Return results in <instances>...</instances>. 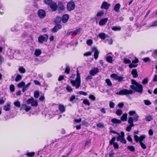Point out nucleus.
<instances>
[{
	"mask_svg": "<svg viewBox=\"0 0 157 157\" xmlns=\"http://www.w3.org/2000/svg\"><path fill=\"white\" fill-rule=\"evenodd\" d=\"M75 6V2L71 0L67 3V8L68 11H70L74 10Z\"/></svg>",
	"mask_w": 157,
	"mask_h": 157,
	"instance_id": "7ed1b4c3",
	"label": "nucleus"
},
{
	"mask_svg": "<svg viewBox=\"0 0 157 157\" xmlns=\"http://www.w3.org/2000/svg\"><path fill=\"white\" fill-rule=\"evenodd\" d=\"M75 97L74 95H72L70 97L69 101L71 102H72L75 99Z\"/></svg>",
	"mask_w": 157,
	"mask_h": 157,
	"instance_id": "69168bd1",
	"label": "nucleus"
},
{
	"mask_svg": "<svg viewBox=\"0 0 157 157\" xmlns=\"http://www.w3.org/2000/svg\"><path fill=\"white\" fill-rule=\"evenodd\" d=\"M48 38V36L47 34L43 35H40L38 38V42L40 44H42L44 42H46Z\"/></svg>",
	"mask_w": 157,
	"mask_h": 157,
	"instance_id": "39448f33",
	"label": "nucleus"
},
{
	"mask_svg": "<svg viewBox=\"0 0 157 157\" xmlns=\"http://www.w3.org/2000/svg\"><path fill=\"white\" fill-rule=\"evenodd\" d=\"M19 71L21 73H24L25 72L26 70L22 66H20L18 68Z\"/></svg>",
	"mask_w": 157,
	"mask_h": 157,
	"instance_id": "a878e982",
	"label": "nucleus"
},
{
	"mask_svg": "<svg viewBox=\"0 0 157 157\" xmlns=\"http://www.w3.org/2000/svg\"><path fill=\"white\" fill-rule=\"evenodd\" d=\"M30 85L31 83H29L26 85H24L22 89V92H24L25 91L27 90Z\"/></svg>",
	"mask_w": 157,
	"mask_h": 157,
	"instance_id": "b1692460",
	"label": "nucleus"
},
{
	"mask_svg": "<svg viewBox=\"0 0 157 157\" xmlns=\"http://www.w3.org/2000/svg\"><path fill=\"white\" fill-rule=\"evenodd\" d=\"M4 110L5 111H8L10 109V102L7 103L3 107Z\"/></svg>",
	"mask_w": 157,
	"mask_h": 157,
	"instance_id": "412c9836",
	"label": "nucleus"
},
{
	"mask_svg": "<svg viewBox=\"0 0 157 157\" xmlns=\"http://www.w3.org/2000/svg\"><path fill=\"white\" fill-rule=\"evenodd\" d=\"M66 90L67 91L69 92H71L73 91V90L71 86L69 85L67 86L66 87Z\"/></svg>",
	"mask_w": 157,
	"mask_h": 157,
	"instance_id": "79ce46f5",
	"label": "nucleus"
},
{
	"mask_svg": "<svg viewBox=\"0 0 157 157\" xmlns=\"http://www.w3.org/2000/svg\"><path fill=\"white\" fill-rule=\"evenodd\" d=\"M129 114L130 116H133L134 114L135 115L136 114V112L134 110L130 111L129 112Z\"/></svg>",
	"mask_w": 157,
	"mask_h": 157,
	"instance_id": "5fc2aeb1",
	"label": "nucleus"
},
{
	"mask_svg": "<svg viewBox=\"0 0 157 157\" xmlns=\"http://www.w3.org/2000/svg\"><path fill=\"white\" fill-rule=\"evenodd\" d=\"M97 126L100 128H103L104 125L101 123H99L97 124Z\"/></svg>",
	"mask_w": 157,
	"mask_h": 157,
	"instance_id": "13d9d810",
	"label": "nucleus"
},
{
	"mask_svg": "<svg viewBox=\"0 0 157 157\" xmlns=\"http://www.w3.org/2000/svg\"><path fill=\"white\" fill-rule=\"evenodd\" d=\"M92 78L93 77L91 75H89L86 78V81H88L89 80H91Z\"/></svg>",
	"mask_w": 157,
	"mask_h": 157,
	"instance_id": "6e6d98bb",
	"label": "nucleus"
},
{
	"mask_svg": "<svg viewBox=\"0 0 157 157\" xmlns=\"http://www.w3.org/2000/svg\"><path fill=\"white\" fill-rule=\"evenodd\" d=\"M57 7L60 10H63L64 9V6L63 3L62 2H58L57 5Z\"/></svg>",
	"mask_w": 157,
	"mask_h": 157,
	"instance_id": "dca6fc26",
	"label": "nucleus"
},
{
	"mask_svg": "<svg viewBox=\"0 0 157 157\" xmlns=\"http://www.w3.org/2000/svg\"><path fill=\"white\" fill-rule=\"evenodd\" d=\"M105 82L106 83L107 85L110 87H111L112 85V83L109 79L107 78L105 80Z\"/></svg>",
	"mask_w": 157,
	"mask_h": 157,
	"instance_id": "c756f323",
	"label": "nucleus"
},
{
	"mask_svg": "<svg viewBox=\"0 0 157 157\" xmlns=\"http://www.w3.org/2000/svg\"><path fill=\"white\" fill-rule=\"evenodd\" d=\"M41 53V52L40 49H36L35 52V55L36 56H38Z\"/></svg>",
	"mask_w": 157,
	"mask_h": 157,
	"instance_id": "c85d7f7f",
	"label": "nucleus"
},
{
	"mask_svg": "<svg viewBox=\"0 0 157 157\" xmlns=\"http://www.w3.org/2000/svg\"><path fill=\"white\" fill-rule=\"evenodd\" d=\"M111 122L114 124H120L121 122V121L115 118L112 119L111 120Z\"/></svg>",
	"mask_w": 157,
	"mask_h": 157,
	"instance_id": "4be33fe9",
	"label": "nucleus"
},
{
	"mask_svg": "<svg viewBox=\"0 0 157 157\" xmlns=\"http://www.w3.org/2000/svg\"><path fill=\"white\" fill-rule=\"evenodd\" d=\"M112 29L114 31H119L121 30V28L119 26H115L112 27Z\"/></svg>",
	"mask_w": 157,
	"mask_h": 157,
	"instance_id": "cd10ccee",
	"label": "nucleus"
},
{
	"mask_svg": "<svg viewBox=\"0 0 157 157\" xmlns=\"http://www.w3.org/2000/svg\"><path fill=\"white\" fill-rule=\"evenodd\" d=\"M127 148L128 149L132 152H134L135 150L134 147L133 146H128Z\"/></svg>",
	"mask_w": 157,
	"mask_h": 157,
	"instance_id": "72a5a7b5",
	"label": "nucleus"
},
{
	"mask_svg": "<svg viewBox=\"0 0 157 157\" xmlns=\"http://www.w3.org/2000/svg\"><path fill=\"white\" fill-rule=\"evenodd\" d=\"M26 101L27 104H31L32 106H37L38 105L37 101L34 100L33 97L29 99Z\"/></svg>",
	"mask_w": 157,
	"mask_h": 157,
	"instance_id": "423d86ee",
	"label": "nucleus"
},
{
	"mask_svg": "<svg viewBox=\"0 0 157 157\" xmlns=\"http://www.w3.org/2000/svg\"><path fill=\"white\" fill-rule=\"evenodd\" d=\"M139 116L137 114H136L135 115L134 117H133V119L135 121H136L139 120Z\"/></svg>",
	"mask_w": 157,
	"mask_h": 157,
	"instance_id": "a19ab883",
	"label": "nucleus"
},
{
	"mask_svg": "<svg viewBox=\"0 0 157 157\" xmlns=\"http://www.w3.org/2000/svg\"><path fill=\"white\" fill-rule=\"evenodd\" d=\"M116 113L117 115L120 116L122 113V111L121 109H118L116 110Z\"/></svg>",
	"mask_w": 157,
	"mask_h": 157,
	"instance_id": "2f4dec72",
	"label": "nucleus"
},
{
	"mask_svg": "<svg viewBox=\"0 0 157 157\" xmlns=\"http://www.w3.org/2000/svg\"><path fill=\"white\" fill-rule=\"evenodd\" d=\"M145 119L146 121H151L152 119V118L151 116H147L146 117Z\"/></svg>",
	"mask_w": 157,
	"mask_h": 157,
	"instance_id": "09e8293b",
	"label": "nucleus"
},
{
	"mask_svg": "<svg viewBox=\"0 0 157 157\" xmlns=\"http://www.w3.org/2000/svg\"><path fill=\"white\" fill-rule=\"evenodd\" d=\"M93 43L92 40H88L86 41L87 44L89 46L91 45Z\"/></svg>",
	"mask_w": 157,
	"mask_h": 157,
	"instance_id": "bf43d9fd",
	"label": "nucleus"
},
{
	"mask_svg": "<svg viewBox=\"0 0 157 157\" xmlns=\"http://www.w3.org/2000/svg\"><path fill=\"white\" fill-rule=\"evenodd\" d=\"M69 18V16L68 15L65 14L64 15L62 18V21L63 23H65L67 22Z\"/></svg>",
	"mask_w": 157,
	"mask_h": 157,
	"instance_id": "6ab92c4d",
	"label": "nucleus"
},
{
	"mask_svg": "<svg viewBox=\"0 0 157 157\" xmlns=\"http://www.w3.org/2000/svg\"><path fill=\"white\" fill-rule=\"evenodd\" d=\"M49 5L50 7L53 11H56L57 8L56 4L54 2H51L50 4H48Z\"/></svg>",
	"mask_w": 157,
	"mask_h": 157,
	"instance_id": "9b49d317",
	"label": "nucleus"
},
{
	"mask_svg": "<svg viewBox=\"0 0 157 157\" xmlns=\"http://www.w3.org/2000/svg\"><path fill=\"white\" fill-rule=\"evenodd\" d=\"M109 105L110 108H113L114 107L115 104L114 102L111 101L109 102Z\"/></svg>",
	"mask_w": 157,
	"mask_h": 157,
	"instance_id": "de8ad7c7",
	"label": "nucleus"
},
{
	"mask_svg": "<svg viewBox=\"0 0 157 157\" xmlns=\"http://www.w3.org/2000/svg\"><path fill=\"white\" fill-rule=\"evenodd\" d=\"M108 20L107 18H105L104 19H101L100 20L99 23V24L100 26H103L105 25Z\"/></svg>",
	"mask_w": 157,
	"mask_h": 157,
	"instance_id": "4468645a",
	"label": "nucleus"
},
{
	"mask_svg": "<svg viewBox=\"0 0 157 157\" xmlns=\"http://www.w3.org/2000/svg\"><path fill=\"white\" fill-rule=\"evenodd\" d=\"M38 16L41 18H44L46 16V13L45 11L42 10H39L38 11Z\"/></svg>",
	"mask_w": 157,
	"mask_h": 157,
	"instance_id": "1a4fd4ad",
	"label": "nucleus"
},
{
	"mask_svg": "<svg viewBox=\"0 0 157 157\" xmlns=\"http://www.w3.org/2000/svg\"><path fill=\"white\" fill-rule=\"evenodd\" d=\"M153 26H157V20L153 21L152 22L151 25L149 26L148 27H150Z\"/></svg>",
	"mask_w": 157,
	"mask_h": 157,
	"instance_id": "c9c22d12",
	"label": "nucleus"
},
{
	"mask_svg": "<svg viewBox=\"0 0 157 157\" xmlns=\"http://www.w3.org/2000/svg\"><path fill=\"white\" fill-rule=\"evenodd\" d=\"M83 103L84 104L88 106H89L90 105V103L89 102L88 100L86 99H84L83 100Z\"/></svg>",
	"mask_w": 157,
	"mask_h": 157,
	"instance_id": "58836bf2",
	"label": "nucleus"
},
{
	"mask_svg": "<svg viewBox=\"0 0 157 157\" xmlns=\"http://www.w3.org/2000/svg\"><path fill=\"white\" fill-rule=\"evenodd\" d=\"M127 114L125 113L123 114L121 117V119L122 121H126L127 120Z\"/></svg>",
	"mask_w": 157,
	"mask_h": 157,
	"instance_id": "393cba45",
	"label": "nucleus"
},
{
	"mask_svg": "<svg viewBox=\"0 0 157 157\" xmlns=\"http://www.w3.org/2000/svg\"><path fill=\"white\" fill-rule=\"evenodd\" d=\"M26 107H27V105L25 104H23L21 106V108L20 110H25V109L26 108Z\"/></svg>",
	"mask_w": 157,
	"mask_h": 157,
	"instance_id": "680f3d73",
	"label": "nucleus"
},
{
	"mask_svg": "<svg viewBox=\"0 0 157 157\" xmlns=\"http://www.w3.org/2000/svg\"><path fill=\"white\" fill-rule=\"evenodd\" d=\"M148 79L147 78L144 79L142 82V83L143 84H146L148 82Z\"/></svg>",
	"mask_w": 157,
	"mask_h": 157,
	"instance_id": "0e129e2a",
	"label": "nucleus"
},
{
	"mask_svg": "<svg viewBox=\"0 0 157 157\" xmlns=\"http://www.w3.org/2000/svg\"><path fill=\"white\" fill-rule=\"evenodd\" d=\"M92 51L94 52V56L95 59H97L98 57L99 52L97 47H93Z\"/></svg>",
	"mask_w": 157,
	"mask_h": 157,
	"instance_id": "9d476101",
	"label": "nucleus"
},
{
	"mask_svg": "<svg viewBox=\"0 0 157 157\" xmlns=\"http://www.w3.org/2000/svg\"><path fill=\"white\" fill-rule=\"evenodd\" d=\"M99 72V70L98 68H94L91 69L89 73L91 76H94Z\"/></svg>",
	"mask_w": 157,
	"mask_h": 157,
	"instance_id": "f8f14e48",
	"label": "nucleus"
},
{
	"mask_svg": "<svg viewBox=\"0 0 157 157\" xmlns=\"http://www.w3.org/2000/svg\"><path fill=\"white\" fill-rule=\"evenodd\" d=\"M145 136L143 135L139 137L138 136L135 135L134 136V138L136 142H139L140 143L142 142L143 140L145 139Z\"/></svg>",
	"mask_w": 157,
	"mask_h": 157,
	"instance_id": "6e6552de",
	"label": "nucleus"
},
{
	"mask_svg": "<svg viewBox=\"0 0 157 157\" xmlns=\"http://www.w3.org/2000/svg\"><path fill=\"white\" fill-rule=\"evenodd\" d=\"M58 108L61 113H64L65 111V108L64 105L62 104H59Z\"/></svg>",
	"mask_w": 157,
	"mask_h": 157,
	"instance_id": "a211bd4d",
	"label": "nucleus"
},
{
	"mask_svg": "<svg viewBox=\"0 0 157 157\" xmlns=\"http://www.w3.org/2000/svg\"><path fill=\"white\" fill-rule=\"evenodd\" d=\"M134 121V120L133 119V117H130L128 119V123L130 124L133 123Z\"/></svg>",
	"mask_w": 157,
	"mask_h": 157,
	"instance_id": "3c124183",
	"label": "nucleus"
},
{
	"mask_svg": "<svg viewBox=\"0 0 157 157\" xmlns=\"http://www.w3.org/2000/svg\"><path fill=\"white\" fill-rule=\"evenodd\" d=\"M131 74L132 75L133 77L134 78H136L138 76L137 72L136 69H133L132 71Z\"/></svg>",
	"mask_w": 157,
	"mask_h": 157,
	"instance_id": "5701e85b",
	"label": "nucleus"
},
{
	"mask_svg": "<svg viewBox=\"0 0 157 157\" xmlns=\"http://www.w3.org/2000/svg\"><path fill=\"white\" fill-rule=\"evenodd\" d=\"M113 146L114 147L115 149H117L119 148V145L116 142L113 143Z\"/></svg>",
	"mask_w": 157,
	"mask_h": 157,
	"instance_id": "338daca9",
	"label": "nucleus"
},
{
	"mask_svg": "<svg viewBox=\"0 0 157 157\" xmlns=\"http://www.w3.org/2000/svg\"><path fill=\"white\" fill-rule=\"evenodd\" d=\"M98 36L101 39H105L106 38L108 37V35L104 33H101L99 34Z\"/></svg>",
	"mask_w": 157,
	"mask_h": 157,
	"instance_id": "f3484780",
	"label": "nucleus"
},
{
	"mask_svg": "<svg viewBox=\"0 0 157 157\" xmlns=\"http://www.w3.org/2000/svg\"><path fill=\"white\" fill-rule=\"evenodd\" d=\"M104 14V12L103 11H100L97 14V17H101L103 16Z\"/></svg>",
	"mask_w": 157,
	"mask_h": 157,
	"instance_id": "c03bdc74",
	"label": "nucleus"
},
{
	"mask_svg": "<svg viewBox=\"0 0 157 157\" xmlns=\"http://www.w3.org/2000/svg\"><path fill=\"white\" fill-rule=\"evenodd\" d=\"M116 139V138L115 137H113L111 140H110V141L109 142V144H110L112 145L113 144V143H114V142L115 141Z\"/></svg>",
	"mask_w": 157,
	"mask_h": 157,
	"instance_id": "4d7b16f0",
	"label": "nucleus"
},
{
	"mask_svg": "<svg viewBox=\"0 0 157 157\" xmlns=\"http://www.w3.org/2000/svg\"><path fill=\"white\" fill-rule=\"evenodd\" d=\"M82 30L80 28L77 29L75 30H74V33L75 35H76L80 33Z\"/></svg>",
	"mask_w": 157,
	"mask_h": 157,
	"instance_id": "7c9ffc66",
	"label": "nucleus"
},
{
	"mask_svg": "<svg viewBox=\"0 0 157 157\" xmlns=\"http://www.w3.org/2000/svg\"><path fill=\"white\" fill-rule=\"evenodd\" d=\"M22 79V77L21 75L18 74L17 75L15 79V81L17 82L21 80Z\"/></svg>",
	"mask_w": 157,
	"mask_h": 157,
	"instance_id": "473e14b6",
	"label": "nucleus"
},
{
	"mask_svg": "<svg viewBox=\"0 0 157 157\" xmlns=\"http://www.w3.org/2000/svg\"><path fill=\"white\" fill-rule=\"evenodd\" d=\"M110 77L114 79L118 80L120 82L122 81L124 78V77L123 76H119L115 74H111Z\"/></svg>",
	"mask_w": 157,
	"mask_h": 157,
	"instance_id": "0eeeda50",
	"label": "nucleus"
},
{
	"mask_svg": "<svg viewBox=\"0 0 157 157\" xmlns=\"http://www.w3.org/2000/svg\"><path fill=\"white\" fill-rule=\"evenodd\" d=\"M106 61L109 63L113 62V57L111 56H108L106 57Z\"/></svg>",
	"mask_w": 157,
	"mask_h": 157,
	"instance_id": "bb28decb",
	"label": "nucleus"
},
{
	"mask_svg": "<svg viewBox=\"0 0 157 157\" xmlns=\"http://www.w3.org/2000/svg\"><path fill=\"white\" fill-rule=\"evenodd\" d=\"M35 154V153L34 152H27L25 154V155H27L28 157H32Z\"/></svg>",
	"mask_w": 157,
	"mask_h": 157,
	"instance_id": "f704fd0d",
	"label": "nucleus"
},
{
	"mask_svg": "<svg viewBox=\"0 0 157 157\" xmlns=\"http://www.w3.org/2000/svg\"><path fill=\"white\" fill-rule=\"evenodd\" d=\"M40 95L39 91H36L34 92V97L35 98H38Z\"/></svg>",
	"mask_w": 157,
	"mask_h": 157,
	"instance_id": "ea45409f",
	"label": "nucleus"
},
{
	"mask_svg": "<svg viewBox=\"0 0 157 157\" xmlns=\"http://www.w3.org/2000/svg\"><path fill=\"white\" fill-rule=\"evenodd\" d=\"M131 82L133 84V85H134L135 86L137 85V84H138L139 83L136 82V80H135L134 79H132L131 80Z\"/></svg>",
	"mask_w": 157,
	"mask_h": 157,
	"instance_id": "e2e57ef3",
	"label": "nucleus"
},
{
	"mask_svg": "<svg viewBox=\"0 0 157 157\" xmlns=\"http://www.w3.org/2000/svg\"><path fill=\"white\" fill-rule=\"evenodd\" d=\"M130 87L132 90H128L127 89H124L120 90L118 92L116 93V94L118 95H125L129 99H131V97L129 95L135 93V91L140 94H142L143 91V87L142 85L140 84H137V85L135 86L134 85H131Z\"/></svg>",
	"mask_w": 157,
	"mask_h": 157,
	"instance_id": "f257e3e1",
	"label": "nucleus"
},
{
	"mask_svg": "<svg viewBox=\"0 0 157 157\" xmlns=\"http://www.w3.org/2000/svg\"><path fill=\"white\" fill-rule=\"evenodd\" d=\"M70 68L68 66L67 67L65 70V73H67V74H68L70 73Z\"/></svg>",
	"mask_w": 157,
	"mask_h": 157,
	"instance_id": "8fccbe9b",
	"label": "nucleus"
},
{
	"mask_svg": "<svg viewBox=\"0 0 157 157\" xmlns=\"http://www.w3.org/2000/svg\"><path fill=\"white\" fill-rule=\"evenodd\" d=\"M10 91L11 92H13L15 90L14 86L13 85H11L10 87Z\"/></svg>",
	"mask_w": 157,
	"mask_h": 157,
	"instance_id": "49530a36",
	"label": "nucleus"
},
{
	"mask_svg": "<svg viewBox=\"0 0 157 157\" xmlns=\"http://www.w3.org/2000/svg\"><path fill=\"white\" fill-rule=\"evenodd\" d=\"M79 93L80 95H87V94L85 92L83 91H81L79 92Z\"/></svg>",
	"mask_w": 157,
	"mask_h": 157,
	"instance_id": "774afa93",
	"label": "nucleus"
},
{
	"mask_svg": "<svg viewBox=\"0 0 157 157\" xmlns=\"http://www.w3.org/2000/svg\"><path fill=\"white\" fill-rule=\"evenodd\" d=\"M62 19L61 17H56L55 20L56 22L59 23L61 21Z\"/></svg>",
	"mask_w": 157,
	"mask_h": 157,
	"instance_id": "603ef678",
	"label": "nucleus"
},
{
	"mask_svg": "<svg viewBox=\"0 0 157 157\" xmlns=\"http://www.w3.org/2000/svg\"><path fill=\"white\" fill-rule=\"evenodd\" d=\"M124 62L125 64L130 63L131 61L129 59H128L127 58H124Z\"/></svg>",
	"mask_w": 157,
	"mask_h": 157,
	"instance_id": "a18cd8bd",
	"label": "nucleus"
},
{
	"mask_svg": "<svg viewBox=\"0 0 157 157\" xmlns=\"http://www.w3.org/2000/svg\"><path fill=\"white\" fill-rule=\"evenodd\" d=\"M89 98L90 99H91L92 101H94V100H95V99H96L95 97V96L94 95H93L92 94L90 95L89 96Z\"/></svg>",
	"mask_w": 157,
	"mask_h": 157,
	"instance_id": "052dcab7",
	"label": "nucleus"
},
{
	"mask_svg": "<svg viewBox=\"0 0 157 157\" xmlns=\"http://www.w3.org/2000/svg\"><path fill=\"white\" fill-rule=\"evenodd\" d=\"M121 7V5L120 3H117L115 5L114 7V10L117 12H119Z\"/></svg>",
	"mask_w": 157,
	"mask_h": 157,
	"instance_id": "aec40b11",
	"label": "nucleus"
},
{
	"mask_svg": "<svg viewBox=\"0 0 157 157\" xmlns=\"http://www.w3.org/2000/svg\"><path fill=\"white\" fill-rule=\"evenodd\" d=\"M61 28L62 25H61L59 24L56 25L52 29V30L54 32H56L59 29H60Z\"/></svg>",
	"mask_w": 157,
	"mask_h": 157,
	"instance_id": "2eb2a0df",
	"label": "nucleus"
},
{
	"mask_svg": "<svg viewBox=\"0 0 157 157\" xmlns=\"http://www.w3.org/2000/svg\"><path fill=\"white\" fill-rule=\"evenodd\" d=\"M14 104L17 107H20L21 106L20 102L18 100L15 101L14 102Z\"/></svg>",
	"mask_w": 157,
	"mask_h": 157,
	"instance_id": "e433bc0d",
	"label": "nucleus"
},
{
	"mask_svg": "<svg viewBox=\"0 0 157 157\" xmlns=\"http://www.w3.org/2000/svg\"><path fill=\"white\" fill-rule=\"evenodd\" d=\"M121 135H119L116 138L117 141H120L122 143L126 144L127 143V141L124 138V133L123 132H121Z\"/></svg>",
	"mask_w": 157,
	"mask_h": 157,
	"instance_id": "20e7f679",
	"label": "nucleus"
},
{
	"mask_svg": "<svg viewBox=\"0 0 157 157\" xmlns=\"http://www.w3.org/2000/svg\"><path fill=\"white\" fill-rule=\"evenodd\" d=\"M25 85V82H24L22 81V82H21L19 83L17 85V86L18 87L21 88V87H23V86H24Z\"/></svg>",
	"mask_w": 157,
	"mask_h": 157,
	"instance_id": "37998d69",
	"label": "nucleus"
},
{
	"mask_svg": "<svg viewBox=\"0 0 157 157\" xmlns=\"http://www.w3.org/2000/svg\"><path fill=\"white\" fill-rule=\"evenodd\" d=\"M76 76L75 80H71L70 82L73 86L75 87L76 89H78L80 86L81 82L80 74L78 70L77 71Z\"/></svg>",
	"mask_w": 157,
	"mask_h": 157,
	"instance_id": "f03ea898",
	"label": "nucleus"
},
{
	"mask_svg": "<svg viewBox=\"0 0 157 157\" xmlns=\"http://www.w3.org/2000/svg\"><path fill=\"white\" fill-rule=\"evenodd\" d=\"M140 145L141 146V147L143 149H145L147 147L146 145L144 144L143 142H141V143H140Z\"/></svg>",
	"mask_w": 157,
	"mask_h": 157,
	"instance_id": "864d4df0",
	"label": "nucleus"
},
{
	"mask_svg": "<svg viewBox=\"0 0 157 157\" xmlns=\"http://www.w3.org/2000/svg\"><path fill=\"white\" fill-rule=\"evenodd\" d=\"M110 6V4L106 2H104L102 3V5L101 6V9H103L105 10H107L109 8V7Z\"/></svg>",
	"mask_w": 157,
	"mask_h": 157,
	"instance_id": "ddd939ff",
	"label": "nucleus"
},
{
	"mask_svg": "<svg viewBox=\"0 0 157 157\" xmlns=\"http://www.w3.org/2000/svg\"><path fill=\"white\" fill-rule=\"evenodd\" d=\"M144 104L145 105H149L151 104V102L149 100H144Z\"/></svg>",
	"mask_w": 157,
	"mask_h": 157,
	"instance_id": "4c0bfd02",
	"label": "nucleus"
}]
</instances>
